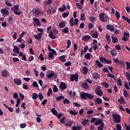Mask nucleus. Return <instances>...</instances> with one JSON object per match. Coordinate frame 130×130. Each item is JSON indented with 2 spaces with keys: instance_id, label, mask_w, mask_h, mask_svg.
I'll return each mask as SVG.
<instances>
[{
  "instance_id": "1",
  "label": "nucleus",
  "mask_w": 130,
  "mask_h": 130,
  "mask_svg": "<svg viewBox=\"0 0 130 130\" xmlns=\"http://www.w3.org/2000/svg\"><path fill=\"white\" fill-rule=\"evenodd\" d=\"M112 116L114 118V122H116V123H119V122L121 121V117H120V115L112 114Z\"/></svg>"
},
{
  "instance_id": "2",
  "label": "nucleus",
  "mask_w": 130,
  "mask_h": 130,
  "mask_svg": "<svg viewBox=\"0 0 130 130\" xmlns=\"http://www.w3.org/2000/svg\"><path fill=\"white\" fill-rule=\"evenodd\" d=\"M80 95L81 98H93L94 97L92 94L85 92L82 93Z\"/></svg>"
},
{
  "instance_id": "3",
  "label": "nucleus",
  "mask_w": 130,
  "mask_h": 130,
  "mask_svg": "<svg viewBox=\"0 0 130 130\" xmlns=\"http://www.w3.org/2000/svg\"><path fill=\"white\" fill-rule=\"evenodd\" d=\"M71 81L74 82L75 80L76 82H78V79H79V75L78 74H72L71 75Z\"/></svg>"
},
{
  "instance_id": "4",
  "label": "nucleus",
  "mask_w": 130,
  "mask_h": 130,
  "mask_svg": "<svg viewBox=\"0 0 130 130\" xmlns=\"http://www.w3.org/2000/svg\"><path fill=\"white\" fill-rule=\"evenodd\" d=\"M95 92L98 95V96H102L103 95V92L101 90V87L98 86L95 89Z\"/></svg>"
},
{
  "instance_id": "5",
  "label": "nucleus",
  "mask_w": 130,
  "mask_h": 130,
  "mask_svg": "<svg viewBox=\"0 0 130 130\" xmlns=\"http://www.w3.org/2000/svg\"><path fill=\"white\" fill-rule=\"evenodd\" d=\"M94 125H102V124H104V122L101 119H96V120L94 122Z\"/></svg>"
},
{
  "instance_id": "6",
  "label": "nucleus",
  "mask_w": 130,
  "mask_h": 130,
  "mask_svg": "<svg viewBox=\"0 0 130 130\" xmlns=\"http://www.w3.org/2000/svg\"><path fill=\"white\" fill-rule=\"evenodd\" d=\"M33 20L35 21L34 22V26H40V21H39V19H38L37 18H34Z\"/></svg>"
},
{
  "instance_id": "7",
  "label": "nucleus",
  "mask_w": 130,
  "mask_h": 130,
  "mask_svg": "<svg viewBox=\"0 0 130 130\" xmlns=\"http://www.w3.org/2000/svg\"><path fill=\"white\" fill-rule=\"evenodd\" d=\"M14 83L17 86H20L22 84V80L20 78L14 79Z\"/></svg>"
},
{
  "instance_id": "8",
  "label": "nucleus",
  "mask_w": 130,
  "mask_h": 130,
  "mask_svg": "<svg viewBox=\"0 0 130 130\" xmlns=\"http://www.w3.org/2000/svg\"><path fill=\"white\" fill-rule=\"evenodd\" d=\"M106 28L107 30H110L111 32H114L115 31L114 27H113V26H112V25H107Z\"/></svg>"
},
{
  "instance_id": "9",
  "label": "nucleus",
  "mask_w": 130,
  "mask_h": 130,
  "mask_svg": "<svg viewBox=\"0 0 130 130\" xmlns=\"http://www.w3.org/2000/svg\"><path fill=\"white\" fill-rule=\"evenodd\" d=\"M49 37L51 39H56L57 38L55 34H53V31H52V30H50Z\"/></svg>"
},
{
  "instance_id": "10",
  "label": "nucleus",
  "mask_w": 130,
  "mask_h": 130,
  "mask_svg": "<svg viewBox=\"0 0 130 130\" xmlns=\"http://www.w3.org/2000/svg\"><path fill=\"white\" fill-rule=\"evenodd\" d=\"M59 88L61 90L67 89V84L64 82H61L59 85Z\"/></svg>"
},
{
  "instance_id": "11",
  "label": "nucleus",
  "mask_w": 130,
  "mask_h": 130,
  "mask_svg": "<svg viewBox=\"0 0 130 130\" xmlns=\"http://www.w3.org/2000/svg\"><path fill=\"white\" fill-rule=\"evenodd\" d=\"M43 34L38 33L37 35H34V38L35 39H37L38 40H40L41 39V37H42Z\"/></svg>"
},
{
  "instance_id": "12",
  "label": "nucleus",
  "mask_w": 130,
  "mask_h": 130,
  "mask_svg": "<svg viewBox=\"0 0 130 130\" xmlns=\"http://www.w3.org/2000/svg\"><path fill=\"white\" fill-rule=\"evenodd\" d=\"M104 16H105V14L103 13H102L99 15V18L102 22H105V18H104Z\"/></svg>"
},
{
  "instance_id": "13",
  "label": "nucleus",
  "mask_w": 130,
  "mask_h": 130,
  "mask_svg": "<svg viewBox=\"0 0 130 130\" xmlns=\"http://www.w3.org/2000/svg\"><path fill=\"white\" fill-rule=\"evenodd\" d=\"M90 39H91L90 36H84L82 38V40L83 41H88V40H90Z\"/></svg>"
},
{
  "instance_id": "14",
  "label": "nucleus",
  "mask_w": 130,
  "mask_h": 130,
  "mask_svg": "<svg viewBox=\"0 0 130 130\" xmlns=\"http://www.w3.org/2000/svg\"><path fill=\"white\" fill-rule=\"evenodd\" d=\"M92 77L93 79L97 80V79H99V78H100V74L97 73H92Z\"/></svg>"
},
{
  "instance_id": "15",
  "label": "nucleus",
  "mask_w": 130,
  "mask_h": 130,
  "mask_svg": "<svg viewBox=\"0 0 130 130\" xmlns=\"http://www.w3.org/2000/svg\"><path fill=\"white\" fill-rule=\"evenodd\" d=\"M106 39L108 44H110L111 42V39H110V36L108 34L106 35Z\"/></svg>"
},
{
  "instance_id": "16",
  "label": "nucleus",
  "mask_w": 130,
  "mask_h": 130,
  "mask_svg": "<svg viewBox=\"0 0 130 130\" xmlns=\"http://www.w3.org/2000/svg\"><path fill=\"white\" fill-rule=\"evenodd\" d=\"M91 56H92V54L90 53H87L84 55V57L85 59L89 60L90 58H91Z\"/></svg>"
},
{
  "instance_id": "17",
  "label": "nucleus",
  "mask_w": 130,
  "mask_h": 130,
  "mask_svg": "<svg viewBox=\"0 0 130 130\" xmlns=\"http://www.w3.org/2000/svg\"><path fill=\"white\" fill-rule=\"evenodd\" d=\"M9 74L8 71L6 69H4L2 71V75L3 77H7L8 76V74Z\"/></svg>"
},
{
  "instance_id": "18",
  "label": "nucleus",
  "mask_w": 130,
  "mask_h": 130,
  "mask_svg": "<svg viewBox=\"0 0 130 130\" xmlns=\"http://www.w3.org/2000/svg\"><path fill=\"white\" fill-rule=\"evenodd\" d=\"M66 57H67L66 55H63L59 57V59L60 60L62 61V62H64V61H67V59H66Z\"/></svg>"
},
{
  "instance_id": "19",
  "label": "nucleus",
  "mask_w": 130,
  "mask_h": 130,
  "mask_svg": "<svg viewBox=\"0 0 130 130\" xmlns=\"http://www.w3.org/2000/svg\"><path fill=\"white\" fill-rule=\"evenodd\" d=\"M1 13L2 14H3V15H9V11H8V10L5 8H3L1 10Z\"/></svg>"
},
{
  "instance_id": "20",
  "label": "nucleus",
  "mask_w": 130,
  "mask_h": 130,
  "mask_svg": "<svg viewBox=\"0 0 130 130\" xmlns=\"http://www.w3.org/2000/svg\"><path fill=\"white\" fill-rule=\"evenodd\" d=\"M58 10H59V12H64V11H66V10H67V6H66L64 5V4H63L62 5V8H59Z\"/></svg>"
},
{
  "instance_id": "21",
  "label": "nucleus",
  "mask_w": 130,
  "mask_h": 130,
  "mask_svg": "<svg viewBox=\"0 0 130 130\" xmlns=\"http://www.w3.org/2000/svg\"><path fill=\"white\" fill-rule=\"evenodd\" d=\"M11 11H13V12L14 11H19V5H15L13 8H11Z\"/></svg>"
},
{
  "instance_id": "22",
  "label": "nucleus",
  "mask_w": 130,
  "mask_h": 130,
  "mask_svg": "<svg viewBox=\"0 0 130 130\" xmlns=\"http://www.w3.org/2000/svg\"><path fill=\"white\" fill-rule=\"evenodd\" d=\"M83 74H85V75L87 74L88 72H89V69H88V67L86 66H84L83 68Z\"/></svg>"
},
{
  "instance_id": "23",
  "label": "nucleus",
  "mask_w": 130,
  "mask_h": 130,
  "mask_svg": "<svg viewBox=\"0 0 130 130\" xmlns=\"http://www.w3.org/2000/svg\"><path fill=\"white\" fill-rule=\"evenodd\" d=\"M19 51L20 49L17 46H14L13 52H15V53H19Z\"/></svg>"
},
{
  "instance_id": "24",
  "label": "nucleus",
  "mask_w": 130,
  "mask_h": 130,
  "mask_svg": "<svg viewBox=\"0 0 130 130\" xmlns=\"http://www.w3.org/2000/svg\"><path fill=\"white\" fill-rule=\"evenodd\" d=\"M73 123H74V121H70V122H65L64 124L66 125V126L71 127V126H72V125H73Z\"/></svg>"
},
{
  "instance_id": "25",
  "label": "nucleus",
  "mask_w": 130,
  "mask_h": 130,
  "mask_svg": "<svg viewBox=\"0 0 130 130\" xmlns=\"http://www.w3.org/2000/svg\"><path fill=\"white\" fill-rule=\"evenodd\" d=\"M112 41L113 43H117V42H118V40L117 38L114 36H112Z\"/></svg>"
},
{
  "instance_id": "26",
  "label": "nucleus",
  "mask_w": 130,
  "mask_h": 130,
  "mask_svg": "<svg viewBox=\"0 0 130 130\" xmlns=\"http://www.w3.org/2000/svg\"><path fill=\"white\" fill-rule=\"evenodd\" d=\"M118 102L120 104H125L126 103L125 102V101H124V99L123 98H120L118 100Z\"/></svg>"
},
{
  "instance_id": "27",
  "label": "nucleus",
  "mask_w": 130,
  "mask_h": 130,
  "mask_svg": "<svg viewBox=\"0 0 130 130\" xmlns=\"http://www.w3.org/2000/svg\"><path fill=\"white\" fill-rule=\"evenodd\" d=\"M97 66L98 68H102L103 67V64L101 63L99 60H97L95 61Z\"/></svg>"
},
{
  "instance_id": "28",
  "label": "nucleus",
  "mask_w": 130,
  "mask_h": 130,
  "mask_svg": "<svg viewBox=\"0 0 130 130\" xmlns=\"http://www.w3.org/2000/svg\"><path fill=\"white\" fill-rule=\"evenodd\" d=\"M111 54L112 57H114L115 56H116V54H117V53H116V51H115V50H111Z\"/></svg>"
},
{
  "instance_id": "29",
  "label": "nucleus",
  "mask_w": 130,
  "mask_h": 130,
  "mask_svg": "<svg viewBox=\"0 0 130 130\" xmlns=\"http://www.w3.org/2000/svg\"><path fill=\"white\" fill-rule=\"evenodd\" d=\"M82 87L84 89H89V84H88L86 82H84L82 84Z\"/></svg>"
},
{
  "instance_id": "30",
  "label": "nucleus",
  "mask_w": 130,
  "mask_h": 130,
  "mask_svg": "<svg viewBox=\"0 0 130 130\" xmlns=\"http://www.w3.org/2000/svg\"><path fill=\"white\" fill-rule=\"evenodd\" d=\"M98 36H99V34L97 31L91 34V36H92V38H94L95 39L96 38H98Z\"/></svg>"
},
{
  "instance_id": "31",
  "label": "nucleus",
  "mask_w": 130,
  "mask_h": 130,
  "mask_svg": "<svg viewBox=\"0 0 130 130\" xmlns=\"http://www.w3.org/2000/svg\"><path fill=\"white\" fill-rule=\"evenodd\" d=\"M51 112L54 114V115H55L56 116L57 115V111L55 110V108H53L51 109Z\"/></svg>"
},
{
  "instance_id": "32",
  "label": "nucleus",
  "mask_w": 130,
  "mask_h": 130,
  "mask_svg": "<svg viewBox=\"0 0 130 130\" xmlns=\"http://www.w3.org/2000/svg\"><path fill=\"white\" fill-rule=\"evenodd\" d=\"M94 102L96 103V104H101V103H102V100L99 98H96Z\"/></svg>"
},
{
  "instance_id": "33",
  "label": "nucleus",
  "mask_w": 130,
  "mask_h": 130,
  "mask_svg": "<svg viewBox=\"0 0 130 130\" xmlns=\"http://www.w3.org/2000/svg\"><path fill=\"white\" fill-rule=\"evenodd\" d=\"M54 73H50L48 75H47V78L48 79H50V78H52L53 77H54Z\"/></svg>"
},
{
  "instance_id": "34",
  "label": "nucleus",
  "mask_w": 130,
  "mask_h": 130,
  "mask_svg": "<svg viewBox=\"0 0 130 130\" xmlns=\"http://www.w3.org/2000/svg\"><path fill=\"white\" fill-rule=\"evenodd\" d=\"M34 15H35L36 17L40 15V11L39 10H37L34 12Z\"/></svg>"
},
{
  "instance_id": "35",
  "label": "nucleus",
  "mask_w": 130,
  "mask_h": 130,
  "mask_svg": "<svg viewBox=\"0 0 130 130\" xmlns=\"http://www.w3.org/2000/svg\"><path fill=\"white\" fill-rule=\"evenodd\" d=\"M119 64H121L123 69H125V63H124V61H123V60H120V62L119 63Z\"/></svg>"
},
{
  "instance_id": "36",
  "label": "nucleus",
  "mask_w": 130,
  "mask_h": 130,
  "mask_svg": "<svg viewBox=\"0 0 130 130\" xmlns=\"http://www.w3.org/2000/svg\"><path fill=\"white\" fill-rule=\"evenodd\" d=\"M65 26H66V23H64V22H60L59 24V27L60 28H63V27H65Z\"/></svg>"
},
{
  "instance_id": "37",
  "label": "nucleus",
  "mask_w": 130,
  "mask_h": 130,
  "mask_svg": "<svg viewBox=\"0 0 130 130\" xmlns=\"http://www.w3.org/2000/svg\"><path fill=\"white\" fill-rule=\"evenodd\" d=\"M72 44V42H71V40H67V48H70V47H71V45Z\"/></svg>"
},
{
  "instance_id": "38",
  "label": "nucleus",
  "mask_w": 130,
  "mask_h": 130,
  "mask_svg": "<svg viewBox=\"0 0 130 130\" xmlns=\"http://www.w3.org/2000/svg\"><path fill=\"white\" fill-rule=\"evenodd\" d=\"M80 20H82V21H85V20H86V18L85 17V13L81 14Z\"/></svg>"
},
{
  "instance_id": "39",
  "label": "nucleus",
  "mask_w": 130,
  "mask_h": 130,
  "mask_svg": "<svg viewBox=\"0 0 130 130\" xmlns=\"http://www.w3.org/2000/svg\"><path fill=\"white\" fill-rule=\"evenodd\" d=\"M72 64V62L68 61L64 63V65L65 67H71V65Z\"/></svg>"
},
{
  "instance_id": "40",
  "label": "nucleus",
  "mask_w": 130,
  "mask_h": 130,
  "mask_svg": "<svg viewBox=\"0 0 130 130\" xmlns=\"http://www.w3.org/2000/svg\"><path fill=\"white\" fill-rule=\"evenodd\" d=\"M122 19H124L125 21H126V22H127L128 23V24H130V19L127 18V17H125V16H123L122 17Z\"/></svg>"
},
{
  "instance_id": "41",
  "label": "nucleus",
  "mask_w": 130,
  "mask_h": 130,
  "mask_svg": "<svg viewBox=\"0 0 130 130\" xmlns=\"http://www.w3.org/2000/svg\"><path fill=\"white\" fill-rule=\"evenodd\" d=\"M88 119H85L82 122V124L83 125H87V123H88Z\"/></svg>"
},
{
  "instance_id": "42",
  "label": "nucleus",
  "mask_w": 130,
  "mask_h": 130,
  "mask_svg": "<svg viewBox=\"0 0 130 130\" xmlns=\"http://www.w3.org/2000/svg\"><path fill=\"white\" fill-rule=\"evenodd\" d=\"M63 103L64 104H70V103H71V102L70 101V100H68L67 99H65L63 101Z\"/></svg>"
},
{
  "instance_id": "43",
  "label": "nucleus",
  "mask_w": 130,
  "mask_h": 130,
  "mask_svg": "<svg viewBox=\"0 0 130 130\" xmlns=\"http://www.w3.org/2000/svg\"><path fill=\"white\" fill-rule=\"evenodd\" d=\"M70 113L71 115H76V114H78V113H77L76 111H73L72 110L70 111Z\"/></svg>"
},
{
  "instance_id": "44",
  "label": "nucleus",
  "mask_w": 130,
  "mask_h": 130,
  "mask_svg": "<svg viewBox=\"0 0 130 130\" xmlns=\"http://www.w3.org/2000/svg\"><path fill=\"white\" fill-rule=\"evenodd\" d=\"M57 91H58V88H57V86H56V85H54V88L53 89V91L54 92V93H56Z\"/></svg>"
},
{
  "instance_id": "45",
  "label": "nucleus",
  "mask_w": 130,
  "mask_h": 130,
  "mask_svg": "<svg viewBox=\"0 0 130 130\" xmlns=\"http://www.w3.org/2000/svg\"><path fill=\"white\" fill-rule=\"evenodd\" d=\"M126 78L127 81H130V73L129 72H126Z\"/></svg>"
},
{
  "instance_id": "46",
  "label": "nucleus",
  "mask_w": 130,
  "mask_h": 130,
  "mask_svg": "<svg viewBox=\"0 0 130 130\" xmlns=\"http://www.w3.org/2000/svg\"><path fill=\"white\" fill-rule=\"evenodd\" d=\"M76 7L77 8L79 9V10H82V9H83V6H82V5H81V4L80 3H77Z\"/></svg>"
},
{
  "instance_id": "47",
  "label": "nucleus",
  "mask_w": 130,
  "mask_h": 130,
  "mask_svg": "<svg viewBox=\"0 0 130 130\" xmlns=\"http://www.w3.org/2000/svg\"><path fill=\"white\" fill-rule=\"evenodd\" d=\"M104 127V124H102V125H99L98 127V130H103Z\"/></svg>"
},
{
  "instance_id": "48",
  "label": "nucleus",
  "mask_w": 130,
  "mask_h": 130,
  "mask_svg": "<svg viewBox=\"0 0 130 130\" xmlns=\"http://www.w3.org/2000/svg\"><path fill=\"white\" fill-rule=\"evenodd\" d=\"M65 120H66V117H63L62 118L59 119V121L61 122V123L63 124V123H64Z\"/></svg>"
},
{
  "instance_id": "49",
  "label": "nucleus",
  "mask_w": 130,
  "mask_h": 130,
  "mask_svg": "<svg viewBox=\"0 0 130 130\" xmlns=\"http://www.w3.org/2000/svg\"><path fill=\"white\" fill-rule=\"evenodd\" d=\"M99 59L101 62L104 63V61H105V60L106 59V58L103 57H100Z\"/></svg>"
},
{
  "instance_id": "50",
  "label": "nucleus",
  "mask_w": 130,
  "mask_h": 130,
  "mask_svg": "<svg viewBox=\"0 0 130 130\" xmlns=\"http://www.w3.org/2000/svg\"><path fill=\"white\" fill-rule=\"evenodd\" d=\"M13 13L17 15V16H20V15H21V11H14Z\"/></svg>"
},
{
  "instance_id": "51",
  "label": "nucleus",
  "mask_w": 130,
  "mask_h": 130,
  "mask_svg": "<svg viewBox=\"0 0 130 130\" xmlns=\"http://www.w3.org/2000/svg\"><path fill=\"white\" fill-rule=\"evenodd\" d=\"M117 82L118 86H122V84L121 83V80H120V79H118Z\"/></svg>"
},
{
  "instance_id": "52",
  "label": "nucleus",
  "mask_w": 130,
  "mask_h": 130,
  "mask_svg": "<svg viewBox=\"0 0 130 130\" xmlns=\"http://www.w3.org/2000/svg\"><path fill=\"white\" fill-rule=\"evenodd\" d=\"M21 103V100L18 98L17 100V103L15 105L16 107H19V105Z\"/></svg>"
},
{
  "instance_id": "53",
  "label": "nucleus",
  "mask_w": 130,
  "mask_h": 130,
  "mask_svg": "<svg viewBox=\"0 0 130 130\" xmlns=\"http://www.w3.org/2000/svg\"><path fill=\"white\" fill-rule=\"evenodd\" d=\"M107 77L109 78H112V79H114L115 78V76L113 74H112L111 73H109L107 74Z\"/></svg>"
},
{
  "instance_id": "54",
  "label": "nucleus",
  "mask_w": 130,
  "mask_h": 130,
  "mask_svg": "<svg viewBox=\"0 0 130 130\" xmlns=\"http://www.w3.org/2000/svg\"><path fill=\"white\" fill-rule=\"evenodd\" d=\"M5 4L8 7H13V4L10 3L8 1H5Z\"/></svg>"
},
{
  "instance_id": "55",
  "label": "nucleus",
  "mask_w": 130,
  "mask_h": 130,
  "mask_svg": "<svg viewBox=\"0 0 130 130\" xmlns=\"http://www.w3.org/2000/svg\"><path fill=\"white\" fill-rule=\"evenodd\" d=\"M51 93H52V89L51 88H49L47 92V95L48 97H50V94Z\"/></svg>"
},
{
  "instance_id": "56",
  "label": "nucleus",
  "mask_w": 130,
  "mask_h": 130,
  "mask_svg": "<svg viewBox=\"0 0 130 130\" xmlns=\"http://www.w3.org/2000/svg\"><path fill=\"white\" fill-rule=\"evenodd\" d=\"M69 12H64L62 13V16L63 17V18H67V17H68V16H69Z\"/></svg>"
},
{
  "instance_id": "57",
  "label": "nucleus",
  "mask_w": 130,
  "mask_h": 130,
  "mask_svg": "<svg viewBox=\"0 0 130 130\" xmlns=\"http://www.w3.org/2000/svg\"><path fill=\"white\" fill-rule=\"evenodd\" d=\"M63 33L68 34L69 33V27H66L64 29H62Z\"/></svg>"
},
{
  "instance_id": "58",
  "label": "nucleus",
  "mask_w": 130,
  "mask_h": 130,
  "mask_svg": "<svg viewBox=\"0 0 130 130\" xmlns=\"http://www.w3.org/2000/svg\"><path fill=\"white\" fill-rule=\"evenodd\" d=\"M102 85H103V86H105V88H108V87H109V85L106 82H102Z\"/></svg>"
},
{
  "instance_id": "59",
  "label": "nucleus",
  "mask_w": 130,
  "mask_h": 130,
  "mask_svg": "<svg viewBox=\"0 0 130 130\" xmlns=\"http://www.w3.org/2000/svg\"><path fill=\"white\" fill-rule=\"evenodd\" d=\"M115 16L117 19H119L120 18V14L118 11H116Z\"/></svg>"
},
{
  "instance_id": "60",
  "label": "nucleus",
  "mask_w": 130,
  "mask_h": 130,
  "mask_svg": "<svg viewBox=\"0 0 130 130\" xmlns=\"http://www.w3.org/2000/svg\"><path fill=\"white\" fill-rule=\"evenodd\" d=\"M70 25H71V26H74L75 25V23H74V18H71Z\"/></svg>"
},
{
  "instance_id": "61",
  "label": "nucleus",
  "mask_w": 130,
  "mask_h": 130,
  "mask_svg": "<svg viewBox=\"0 0 130 130\" xmlns=\"http://www.w3.org/2000/svg\"><path fill=\"white\" fill-rule=\"evenodd\" d=\"M126 70H129L130 69V63L129 62H126Z\"/></svg>"
},
{
  "instance_id": "62",
  "label": "nucleus",
  "mask_w": 130,
  "mask_h": 130,
  "mask_svg": "<svg viewBox=\"0 0 130 130\" xmlns=\"http://www.w3.org/2000/svg\"><path fill=\"white\" fill-rule=\"evenodd\" d=\"M48 57L49 58H53V54L52 53V52H50L49 53Z\"/></svg>"
},
{
  "instance_id": "63",
  "label": "nucleus",
  "mask_w": 130,
  "mask_h": 130,
  "mask_svg": "<svg viewBox=\"0 0 130 130\" xmlns=\"http://www.w3.org/2000/svg\"><path fill=\"white\" fill-rule=\"evenodd\" d=\"M116 128L117 130H121V125L117 124L116 125Z\"/></svg>"
},
{
  "instance_id": "64",
  "label": "nucleus",
  "mask_w": 130,
  "mask_h": 130,
  "mask_svg": "<svg viewBox=\"0 0 130 130\" xmlns=\"http://www.w3.org/2000/svg\"><path fill=\"white\" fill-rule=\"evenodd\" d=\"M125 126L126 130H130V124L128 125H126V124H125Z\"/></svg>"
}]
</instances>
